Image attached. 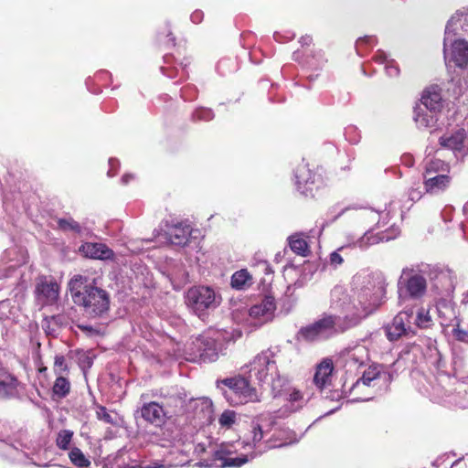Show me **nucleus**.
<instances>
[{
	"mask_svg": "<svg viewBox=\"0 0 468 468\" xmlns=\"http://www.w3.org/2000/svg\"><path fill=\"white\" fill-rule=\"evenodd\" d=\"M259 268L266 274V275H271L272 270L270 264L267 261H262L259 263Z\"/></svg>",
	"mask_w": 468,
	"mask_h": 468,
	"instance_id": "obj_62",
	"label": "nucleus"
},
{
	"mask_svg": "<svg viewBox=\"0 0 468 468\" xmlns=\"http://www.w3.org/2000/svg\"><path fill=\"white\" fill-rule=\"evenodd\" d=\"M203 17L204 14L200 10L194 11L190 16V19L194 24H199L203 20Z\"/></svg>",
	"mask_w": 468,
	"mask_h": 468,
	"instance_id": "obj_61",
	"label": "nucleus"
},
{
	"mask_svg": "<svg viewBox=\"0 0 468 468\" xmlns=\"http://www.w3.org/2000/svg\"><path fill=\"white\" fill-rule=\"evenodd\" d=\"M69 288L74 303L83 307L88 316L99 317L109 310V294L105 290L95 286L94 281L76 275L69 281Z\"/></svg>",
	"mask_w": 468,
	"mask_h": 468,
	"instance_id": "obj_6",
	"label": "nucleus"
},
{
	"mask_svg": "<svg viewBox=\"0 0 468 468\" xmlns=\"http://www.w3.org/2000/svg\"><path fill=\"white\" fill-rule=\"evenodd\" d=\"M271 394L273 398H283L287 401L285 410L290 413L300 410L307 402L302 392L292 387L286 377L273 382Z\"/></svg>",
	"mask_w": 468,
	"mask_h": 468,
	"instance_id": "obj_13",
	"label": "nucleus"
},
{
	"mask_svg": "<svg viewBox=\"0 0 468 468\" xmlns=\"http://www.w3.org/2000/svg\"><path fill=\"white\" fill-rule=\"evenodd\" d=\"M25 434H20L18 439L5 437L0 432V441H3L1 448L2 454L13 462H22L28 456L27 450H29L27 442L24 441Z\"/></svg>",
	"mask_w": 468,
	"mask_h": 468,
	"instance_id": "obj_19",
	"label": "nucleus"
},
{
	"mask_svg": "<svg viewBox=\"0 0 468 468\" xmlns=\"http://www.w3.org/2000/svg\"><path fill=\"white\" fill-rule=\"evenodd\" d=\"M377 63L385 65V71L388 77L395 78L400 73L399 68L397 62L388 58V55L383 50H378L374 57Z\"/></svg>",
	"mask_w": 468,
	"mask_h": 468,
	"instance_id": "obj_36",
	"label": "nucleus"
},
{
	"mask_svg": "<svg viewBox=\"0 0 468 468\" xmlns=\"http://www.w3.org/2000/svg\"><path fill=\"white\" fill-rule=\"evenodd\" d=\"M336 335L333 318L324 314L321 318L302 327L298 332V339L306 342H315L329 339Z\"/></svg>",
	"mask_w": 468,
	"mask_h": 468,
	"instance_id": "obj_14",
	"label": "nucleus"
},
{
	"mask_svg": "<svg viewBox=\"0 0 468 468\" xmlns=\"http://www.w3.org/2000/svg\"><path fill=\"white\" fill-rule=\"evenodd\" d=\"M312 37L306 35L301 37L300 43L302 46H309L312 43Z\"/></svg>",
	"mask_w": 468,
	"mask_h": 468,
	"instance_id": "obj_64",
	"label": "nucleus"
},
{
	"mask_svg": "<svg viewBox=\"0 0 468 468\" xmlns=\"http://www.w3.org/2000/svg\"><path fill=\"white\" fill-rule=\"evenodd\" d=\"M294 180L297 190L306 197L313 196L314 189L323 185L321 175L314 172L304 161L296 166Z\"/></svg>",
	"mask_w": 468,
	"mask_h": 468,
	"instance_id": "obj_17",
	"label": "nucleus"
},
{
	"mask_svg": "<svg viewBox=\"0 0 468 468\" xmlns=\"http://www.w3.org/2000/svg\"><path fill=\"white\" fill-rule=\"evenodd\" d=\"M452 333L459 341L468 342V332L460 329L459 326H452Z\"/></svg>",
	"mask_w": 468,
	"mask_h": 468,
	"instance_id": "obj_57",
	"label": "nucleus"
},
{
	"mask_svg": "<svg viewBox=\"0 0 468 468\" xmlns=\"http://www.w3.org/2000/svg\"><path fill=\"white\" fill-rule=\"evenodd\" d=\"M186 303L198 317L207 311L217 308L220 303V296L208 286H194L186 293Z\"/></svg>",
	"mask_w": 468,
	"mask_h": 468,
	"instance_id": "obj_10",
	"label": "nucleus"
},
{
	"mask_svg": "<svg viewBox=\"0 0 468 468\" xmlns=\"http://www.w3.org/2000/svg\"><path fill=\"white\" fill-rule=\"evenodd\" d=\"M70 388L71 385L69 380L62 375L58 376L52 387L53 397L64 399L69 394Z\"/></svg>",
	"mask_w": 468,
	"mask_h": 468,
	"instance_id": "obj_40",
	"label": "nucleus"
},
{
	"mask_svg": "<svg viewBox=\"0 0 468 468\" xmlns=\"http://www.w3.org/2000/svg\"><path fill=\"white\" fill-rule=\"evenodd\" d=\"M251 280V276L247 270L235 271L231 276V286L237 290L244 289Z\"/></svg>",
	"mask_w": 468,
	"mask_h": 468,
	"instance_id": "obj_42",
	"label": "nucleus"
},
{
	"mask_svg": "<svg viewBox=\"0 0 468 468\" xmlns=\"http://www.w3.org/2000/svg\"><path fill=\"white\" fill-rule=\"evenodd\" d=\"M275 309L274 298L266 295L260 303L250 307L249 314L252 319L257 320L260 324H262L272 319Z\"/></svg>",
	"mask_w": 468,
	"mask_h": 468,
	"instance_id": "obj_24",
	"label": "nucleus"
},
{
	"mask_svg": "<svg viewBox=\"0 0 468 468\" xmlns=\"http://www.w3.org/2000/svg\"><path fill=\"white\" fill-rule=\"evenodd\" d=\"M19 251L16 247L9 248L3 252L1 261L4 263H11L8 269H14L16 266L24 263L23 259H19Z\"/></svg>",
	"mask_w": 468,
	"mask_h": 468,
	"instance_id": "obj_43",
	"label": "nucleus"
},
{
	"mask_svg": "<svg viewBox=\"0 0 468 468\" xmlns=\"http://www.w3.org/2000/svg\"><path fill=\"white\" fill-rule=\"evenodd\" d=\"M214 112L209 108H197L195 110V112L192 113V119L193 121H204L208 122L214 119Z\"/></svg>",
	"mask_w": 468,
	"mask_h": 468,
	"instance_id": "obj_50",
	"label": "nucleus"
},
{
	"mask_svg": "<svg viewBox=\"0 0 468 468\" xmlns=\"http://www.w3.org/2000/svg\"><path fill=\"white\" fill-rule=\"evenodd\" d=\"M333 370L332 360L324 358L316 366L314 376V384L317 389L323 397L331 400L338 399L341 397L339 391H332L330 388Z\"/></svg>",
	"mask_w": 468,
	"mask_h": 468,
	"instance_id": "obj_18",
	"label": "nucleus"
},
{
	"mask_svg": "<svg viewBox=\"0 0 468 468\" xmlns=\"http://www.w3.org/2000/svg\"><path fill=\"white\" fill-rule=\"evenodd\" d=\"M378 43L376 37L365 36L359 37L356 42V50L358 56L364 57L369 48L375 47Z\"/></svg>",
	"mask_w": 468,
	"mask_h": 468,
	"instance_id": "obj_44",
	"label": "nucleus"
},
{
	"mask_svg": "<svg viewBox=\"0 0 468 468\" xmlns=\"http://www.w3.org/2000/svg\"><path fill=\"white\" fill-rule=\"evenodd\" d=\"M222 384L229 388V391L225 392V397L230 403L245 404L261 400L256 388L244 377L225 378L222 380Z\"/></svg>",
	"mask_w": 468,
	"mask_h": 468,
	"instance_id": "obj_11",
	"label": "nucleus"
},
{
	"mask_svg": "<svg viewBox=\"0 0 468 468\" xmlns=\"http://www.w3.org/2000/svg\"><path fill=\"white\" fill-rule=\"evenodd\" d=\"M343 261L342 256L337 251H333L329 256V262L334 268L341 265Z\"/></svg>",
	"mask_w": 468,
	"mask_h": 468,
	"instance_id": "obj_58",
	"label": "nucleus"
},
{
	"mask_svg": "<svg viewBox=\"0 0 468 468\" xmlns=\"http://www.w3.org/2000/svg\"><path fill=\"white\" fill-rule=\"evenodd\" d=\"M452 177L449 174L432 175L424 177L425 191L431 195H438L444 192L451 185Z\"/></svg>",
	"mask_w": 468,
	"mask_h": 468,
	"instance_id": "obj_29",
	"label": "nucleus"
},
{
	"mask_svg": "<svg viewBox=\"0 0 468 468\" xmlns=\"http://www.w3.org/2000/svg\"><path fill=\"white\" fill-rule=\"evenodd\" d=\"M197 232L187 222H177L172 225L166 231L170 243L176 246H185L189 242L190 238Z\"/></svg>",
	"mask_w": 468,
	"mask_h": 468,
	"instance_id": "obj_26",
	"label": "nucleus"
},
{
	"mask_svg": "<svg viewBox=\"0 0 468 468\" xmlns=\"http://www.w3.org/2000/svg\"><path fill=\"white\" fill-rule=\"evenodd\" d=\"M178 438V431L174 426L165 425L155 428L154 431L149 433V441L153 444L152 452L158 447L171 448L175 445Z\"/></svg>",
	"mask_w": 468,
	"mask_h": 468,
	"instance_id": "obj_22",
	"label": "nucleus"
},
{
	"mask_svg": "<svg viewBox=\"0 0 468 468\" xmlns=\"http://www.w3.org/2000/svg\"><path fill=\"white\" fill-rule=\"evenodd\" d=\"M399 234V229L398 227L392 226L389 230L379 233H373L371 229L366 231L362 237L356 239L352 246L354 248H358L362 250H367L369 247L378 244L379 242L388 241L390 239H395Z\"/></svg>",
	"mask_w": 468,
	"mask_h": 468,
	"instance_id": "obj_21",
	"label": "nucleus"
},
{
	"mask_svg": "<svg viewBox=\"0 0 468 468\" xmlns=\"http://www.w3.org/2000/svg\"><path fill=\"white\" fill-rule=\"evenodd\" d=\"M407 196L408 199L411 202L420 200L422 197L421 187L420 186L410 187L407 193Z\"/></svg>",
	"mask_w": 468,
	"mask_h": 468,
	"instance_id": "obj_55",
	"label": "nucleus"
},
{
	"mask_svg": "<svg viewBox=\"0 0 468 468\" xmlns=\"http://www.w3.org/2000/svg\"><path fill=\"white\" fill-rule=\"evenodd\" d=\"M197 96V90L192 84H187L181 89V97L186 101H194Z\"/></svg>",
	"mask_w": 468,
	"mask_h": 468,
	"instance_id": "obj_52",
	"label": "nucleus"
},
{
	"mask_svg": "<svg viewBox=\"0 0 468 468\" xmlns=\"http://www.w3.org/2000/svg\"><path fill=\"white\" fill-rule=\"evenodd\" d=\"M414 310L405 306L385 327L387 338L395 342L402 337L410 338L417 335L415 326H413Z\"/></svg>",
	"mask_w": 468,
	"mask_h": 468,
	"instance_id": "obj_12",
	"label": "nucleus"
},
{
	"mask_svg": "<svg viewBox=\"0 0 468 468\" xmlns=\"http://www.w3.org/2000/svg\"><path fill=\"white\" fill-rule=\"evenodd\" d=\"M165 63L167 64V66H162L161 71L164 75H166L168 78H175L178 75L179 69L176 68H170L168 64L170 63V60L172 58L170 56H165Z\"/></svg>",
	"mask_w": 468,
	"mask_h": 468,
	"instance_id": "obj_54",
	"label": "nucleus"
},
{
	"mask_svg": "<svg viewBox=\"0 0 468 468\" xmlns=\"http://www.w3.org/2000/svg\"><path fill=\"white\" fill-rule=\"evenodd\" d=\"M289 246L291 250L301 256H306L309 253V246L305 239L302 237V234H292L288 238Z\"/></svg>",
	"mask_w": 468,
	"mask_h": 468,
	"instance_id": "obj_39",
	"label": "nucleus"
},
{
	"mask_svg": "<svg viewBox=\"0 0 468 468\" xmlns=\"http://www.w3.org/2000/svg\"><path fill=\"white\" fill-rule=\"evenodd\" d=\"M194 452L197 455L203 454L207 452V447L204 443H198L195 446Z\"/></svg>",
	"mask_w": 468,
	"mask_h": 468,
	"instance_id": "obj_63",
	"label": "nucleus"
},
{
	"mask_svg": "<svg viewBox=\"0 0 468 468\" xmlns=\"http://www.w3.org/2000/svg\"><path fill=\"white\" fill-rule=\"evenodd\" d=\"M164 452L161 460H155L151 463H137L133 460L131 463H125L126 457L132 460L134 452H130L125 450H120L115 457V463L118 466L123 465L125 468H170L176 466H184L189 463V457L182 450L175 447V445Z\"/></svg>",
	"mask_w": 468,
	"mask_h": 468,
	"instance_id": "obj_9",
	"label": "nucleus"
},
{
	"mask_svg": "<svg viewBox=\"0 0 468 468\" xmlns=\"http://www.w3.org/2000/svg\"><path fill=\"white\" fill-rule=\"evenodd\" d=\"M468 7L457 10L448 20L443 39L444 58L458 69L468 62Z\"/></svg>",
	"mask_w": 468,
	"mask_h": 468,
	"instance_id": "obj_5",
	"label": "nucleus"
},
{
	"mask_svg": "<svg viewBox=\"0 0 468 468\" xmlns=\"http://www.w3.org/2000/svg\"><path fill=\"white\" fill-rule=\"evenodd\" d=\"M441 90L438 85H431L424 90L420 99V106L439 112L442 106Z\"/></svg>",
	"mask_w": 468,
	"mask_h": 468,
	"instance_id": "obj_31",
	"label": "nucleus"
},
{
	"mask_svg": "<svg viewBox=\"0 0 468 468\" xmlns=\"http://www.w3.org/2000/svg\"><path fill=\"white\" fill-rule=\"evenodd\" d=\"M385 293L378 275L368 271L357 272L352 279L350 292L342 286L331 291V304L343 315H332L336 335L358 326L381 303Z\"/></svg>",
	"mask_w": 468,
	"mask_h": 468,
	"instance_id": "obj_2",
	"label": "nucleus"
},
{
	"mask_svg": "<svg viewBox=\"0 0 468 468\" xmlns=\"http://www.w3.org/2000/svg\"><path fill=\"white\" fill-rule=\"evenodd\" d=\"M420 392L438 403L449 408L468 409V386L444 371H438L431 378H423Z\"/></svg>",
	"mask_w": 468,
	"mask_h": 468,
	"instance_id": "obj_4",
	"label": "nucleus"
},
{
	"mask_svg": "<svg viewBox=\"0 0 468 468\" xmlns=\"http://www.w3.org/2000/svg\"><path fill=\"white\" fill-rule=\"evenodd\" d=\"M141 417L147 422L160 425L167 418L168 411L164 409V406L152 401L144 403L140 410Z\"/></svg>",
	"mask_w": 468,
	"mask_h": 468,
	"instance_id": "obj_27",
	"label": "nucleus"
},
{
	"mask_svg": "<svg viewBox=\"0 0 468 468\" xmlns=\"http://www.w3.org/2000/svg\"><path fill=\"white\" fill-rule=\"evenodd\" d=\"M356 209H362L364 210L362 217L366 218L369 222H374L378 220V225L381 226L380 224V218L382 215L386 212L387 207H385L383 209L381 208H367L363 206H359L357 204H353L345 207H342L335 216L333 220L337 219L339 217H341L343 214H345L348 210H356Z\"/></svg>",
	"mask_w": 468,
	"mask_h": 468,
	"instance_id": "obj_32",
	"label": "nucleus"
},
{
	"mask_svg": "<svg viewBox=\"0 0 468 468\" xmlns=\"http://www.w3.org/2000/svg\"><path fill=\"white\" fill-rule=\"evenodd\" d=\"M80 251L85 257L95 260H112L114 257L113 250L101 242H86L80 246Z\"/></svg>",
	"mask_w": 468,
	"mask_h": 468,
	"instance_id": "obj_28",
	"label": "nucleus"
},
{
	"mask_svg": "<svg viewBox=\"0 0 468 468\" xmlns=\"http://www.w3.org/2000/svg\"><path fill=\"white\" fill-rule=\"evenodd\" d=\"M58 227L63 231H71L77 234L81 232V227L72 218H58Z\"/></svg>",
	"mask_w": 468,
	"mask_h": 468,
	"instance_id": "obj_47",
	"label": "nucleus"
},
{
	"mask_svg": "<svg viewBox=\"0 0 468 468\" xmlns=\"http://www.w3.org/2000/svg\"><path fill=\"white\" fill-rule=\"evenodd\" d=\"M429 271L430 267L428 265L402 269L397 284L399 305L408 307L410 302L420 301L426 296L428 291L427 275L432 281V288L437 294L450 295L453 292V282L449 271H435L434 275L431 276Z\"/></svg>",
	"mask_w": 468,
	"mask_h": 468,
	"instance_id": "obj_3",
	"label": "nucleus"
},
{
	"mask_svg": "<svg viewBox=\"0 0 468 468\" xmlns=\"http://www.w3.org/2000/svg\"><path fill=\"white\" fill-rule=\"evenodd\" d=\"M36 292L44 304H52L58 297L59 286L54 281L44 279L37 283Z\"/></svg>",
	"mask_w": 468,
	"mask_h": 468,
	"instance_id": "obj_30",
	"label": "nucleus"
},
{
	"mask_svg": "<svg viewBox=\"0 0 468 468\" xmlns=\"http://www.w3.org/2000/svg\"><path fill=\"white\" fill-rule=\"evenodd\" d=\"M433 325V320L430 314V310L424 307L418 308L417 312L414 313L413 326L415 330L431 328Z\"/></svg>",
	"mask_w": 468,
	"mask_h": 468,
	"instance_id": "obj_38",
	"label": "nucleus"
},
{
	"mask_svg": "<svg viewBox=\"0 0 468 468\" xmlns=\"http://www.w3.org/2000/svg\"><path fill=\"white\" fill-rule=\"evenodd\" d=\"M381 378L380 366H369L362 373L355 383L349 388V393L353 396V401H367L373 398V393L370 392L372 382Z\"/></svg>",
	"mask_w": 468,
	"mask_h": 468,
	"instance_id": "obj_15",
	"label": "nucleus"
},
{
	"mask_svg": "<svg viewBox=\"0 0 468 468\" xmlns=\"http://www.w3.org/2000/svg\"><path fill=\"white\" fill-rule=\"evenodd\" d=\"M325 62L326 59L324 58V54L321 50L314 51L311 56H308L304 61H303V65L314 70L321 69Z\"/></svg>",
	"mask_w": 468,
	"mask_h": 468,
	"instance_id": "obj_45",
	"label": "nucleus"
},
{
	"mask_svg": "<svg viewBox=\"0 0 468 468\" xmlns=\"http://www.w3.org/2000/svg\"><path fill=\"white\" fill-rule=\"evenodd\" d=\"M232 340L227 331L210 330L191 341L186 346V359L196 363H211L225 355Z\"/></svg>",
	"mask_w": 468,
	"mask_h": 468,
	"instance_id": "obj_7",
	"label": "nucleus"
},
{
	"mask_svg": "<svg viewBox=\"0 0 468 468\" xmlns=\"http://www.w3.org/2000/svg\"><path fill=\"white\" fill-rule=\"evenodd\" d=\"M339 360L346 373H356L369 361L368 348L364 344L348 346L341 352Z\"/></svg>",
	"mask_w": 468,
	"mask_h": 468,
	"instance_id": "obj_16",
	"label": "nucleus"
},
{
	"mask_svg": "<svg viewBox=\"0 0 468 468\" xmlns=\"http://www.w3.org/2000/svg\"><path fill=\"white\" fill-rule=\"evenodd\" d=\"M438 112L428 110L420 105L414 110V121L419 129H428L435 126Z\"/></svg>",
	"mask_w": 468,
	"mask_h": 468,
	"instance_id": "obj_33",
	"label": "nucleus"
},
{
	"mask_svg": "<svg viewBox=\"0 0 468 468\" xmlns=\"http://www.w3.org/2000/svg\"><path fill=\"white\" fill-rule=\"evenodd\" d=\"M440 144L452 150L455 156H463L468 154V133L463 128L447 133L440 138Z\"/></svg>",
	"mask_w": 468,
	"mask_h": 468,
	"instance_id": "obj_20",
	"label": "nucleus"
},
{
	"mask_svg": "<svg viewBox=\"0 0 468 468\" xmlns=\"http://www.w3.org/2000/svg\"><path fill=\"white\" fill-rule=\"evenodd\" d=\"M237 420V413L231 410H224L218 418L221 428L229 429Z\"/></svg>",
	"mask_w": 468,
	"mask_h": 468,
	"instance_id": "obj_48",
	"label": "nucleus"
},
{
	"mask_svg": "<svg viewBox=\"0 0 468 468\" xmlns=\"http://www.w3.org/2000/svg\"><path fill=\"white\" fill-rule=\"evenodd\" d=\"M69 371V367L66 359L62 355H57L54 360V372L57 376H61L63 373Z\"/></svg>",
	"mask_w": 468,
	"mask_h": 468,
	"instance_id": "obj_51",
	"label": "nucleus"
},
{
	"mask_svg": "<svg viewBox=\"0 0 468 468\" xmlns=\"http://www.w3.org/2000/svg\"><path fill=\"white\" fill-rule=\"evenodd\" d=\"M73 431L70 430H61L58 432L56 438V445L63 451H70V443L73 438Z\"/></svg>",
	"mask_w": 468,
	"mask_h": 468,
	"instance_id": "obj_46",
	"label": "nucleus"
},
{
	"mask_svg": "<svg viewBox=\"0 0 468 468\" xmlns=\"http://www.w3.org/2000/svg\"><path fill=\"white\" fill-rule=\"evenodd\" d=\"M78 354L80 355V363L81 365H87L89 367H90L92 365V359L89 356H87L86 353L83 351H79Z\"/></svg>",
	"mask_w": 468,
	"mask_h": 468,
	"instance_id": "obj_60",
	"label": "nucleus"
},
{
	"mask_svg": "<svg viewBox=\"0 0 468 468\" xmlns=\"http://www.w3.org/2000/svg\"><path fill=\"white\" fill-rule=\"evenodd\" d=\"M96 416L98 420H102L105 423L117 425V414L112 415L108 410L103 406H98L96 410Z\"/></svg>",
	"mask_w": 468,
	"mask_h": 468,
	"instance_id": "obj_49",
	"label": "nucleus"
},
{
	"mask_svg": "<svg viewBox=\"0 0 468 468\" xmlns=\"http://www.w3.org/2000/svg\"><path fill=\"white\" fill-rule=\"evenodd\" d=\"M69 458L72 464L80 468H87L90 465V461L78 447H72L69 452Z\"/></svg>",
	"mask_w": 468,
	"mask_h": 468,
	"instance_id": "obj_41",
	"label": "nucleus"
},
{
	"mask_svg": "<svg viewBox=\"0 0 468 468\" xmlns=\"http://www.w3.org/2000/svg\"><path fill=\"white\" fill-rule=\"evenodd\" d=\"M346 139L352 144H356L361 138L360 133L355 126H349L345 130Z\"/></svg>",
	"mask_w": 468,
	"mask_h": 468,
	"instance_id": "obj_53",
	"label": "nucleus"
},
{
	"mask_svg": "<svg viewBox=\"0 0 468 468\" xmlns=\"http://www.w3.org/2000/svg\"><path fill=\"white\" fill-rule=\"evenodd\" d=\"M19 385L18 379L0 365V399L17 398L19 396Z\"/></svg>",
	"mask_w": 468,
	"mask_h": 468,
	"instance_id": "obj_25",
	"label": "nucleus"
},
{
	"mask_svg": "<svg viewBox=\"0 0 468 468\" xmlns=\"http://www.w3.org/2000/svg\"><path fill=\"white\" fill-rule=\"evenodd\" d=\"M439 323L441 327L460 326L459 311L450 300H441L436 306Z\"/></svg>",
	"mask_w": 468,
	"mask_h": 468,
	"instance_id": "obj_23",
	"label": "nucleus"
},
{
	"mask_svg": "<svg viewBox=\"0 0 468 468\" xmlns=\"http://www.w3.org/2000/svg\"><path fill=\"white\" fill-rule=\"evenodd\" d=\"M451 82L454 84L452 89L454 95H460L468 89V61L467 64L454 69Z\"/></svg>",
	"mask_w": 468,
	"mask_h": 468,
	"instance_id": "obj_34",
	"label": "nucleus"
},
{
	"mask_svg": "<svg viewBox=\"0 0 468 468\" xmlns=\"http://www.w3.org/2000/svg\"><path fill=\"white\" fill-rule=\"evenodd\" d=\"M280 351L279 346L261 351L241 367L242 374L248 375L250 380H255L260 385H268L271 391L273 382L285 378L280 374L276 364V356Z\"/></svg>",
	"mask_w": 468,
	"mask_h": 468,
	"instance_id": "obj_8",
	"label": "nucleus"
},
{
	"mask_svg": "<svg viewBox=\"0 0 468 468\" xmlns=\"http://www.w3.org/2000/svg\"><path fill=\"white\" fill-rule=\"evenodd\" d=\"M294 37L295 34L291 31H286L284 33L275 32L273 35L274 40L280 43L290 41Z\"/></svg>",
	"mask_w": 468,
	"mask_h": 468,
	"instance_id": "obj_56",
	"label": "nucleus"
},
{
	"mask_svg": "<svg viewBox=\"0 0 468 468\" xmlns=\"http://www.w3.org/2000/svg\"><path fill=\"white\" fill-rule=\"evenodd\" d=\"M298 441L296 433L282 427L277 412L258 415L242 441L224 442L210 450L211 455L201 459L200 467H241L268 450L281 448Z\"/></svg>",
	"mask_w": 468,
	"mask_h": 468,
	"instance_id": "obj_1",
	"label": "nucleus"
},
{
	"mask_svg": "<svg viewBox=\"0 0 468 468\" xmlns=\"http://www.w3.org/2000/svg\"><path fill=\"white\" fill-rule=\"evenodd\" d=\"M185 396L179 392H173L171 394L164 395V401L161 405L168 411L169 414L178 413L185 405Z\"/></svg>",
	"mask_w": 468,
	"mask_h": 468,
	"instance_id": "obj_35",
	"label": "nucleus"
},
{
	"mask_svg": "<svg viewBox=\"0 0 468 468\" xmlns=\"http://www.w3.org/2000/svg\"><path fill=\"white\" fill-rule=\"evenodd\" d=\"M119 165H120V163H119V161L117 159L110 158L109 159V166H110V168H109V170L107 172L108 176H110V177L114 176L116 175V173H117L116 170L119 167Z\"/></svg>",
	"mask_w": 468,
	"mask_h": 468,
	"instance_id": "obj_59",
	"label": "nucleus"
},
{
	"mask_svg": "<svg viewBox=\"0 0 468 468\" xmlns=\"http://www.w3.org/2000/svg\"><path fill=\"white\" fill-rule=\"evenodd\" d=\"M450 165L441 159H431L425 164L423 177L432 176V175L449 174Z\"/></svg>",
	"mask_w": 468,
	"mask_h": 468,
	"instance_id": "obj_37",
	"label": "nucleus"
}]
</instances>
